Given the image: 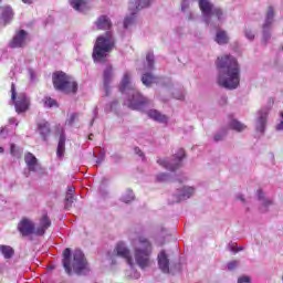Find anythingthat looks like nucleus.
Listing matches in <instances>:
<instances>
[{
	"mask_svg": "<svg viewBox=\"0 0 283 283\" xmlns=\"http://www.w3.org/2000/svg\"><path fill=\"white\" fill-rule=\"evenodd\" d=\"M138 277H140V275L138 273L135 274V280H138Z\"/></svg>",
	"mask_w": 283,
	"mask_h": 283,
	"instance_id": "nucleus-55",
	"label": "nucleus"
},
{
	"mask_svg": "<svg viewBox=\"0 0 283 283\" xmlns=\"http://www.w3.org/2000/svg\"><path fill=\"white\" fill-rule=\"evenodd\" d=\"M258 200L260 202V210L262 213H266L269 211V207H273V200L266 198V195H264V191L262 189H259L256 191Z\"/></svg>",
	"mask_w": 283,
	"mask_h": 283,
	"instance_id": "nucleus-17",
	"label": "nucleus"
},
{
	"mask_svg": "<svg viewBox=\"0 0 283 283\" xmlns=\"http://www.w3.org/2000/svg\"><path fill=\"white\" fill-rule=\"evenodd\" d=\"M28 41V32L25 30H20L15 33L11 42L9 43L10 48H25Z\"/></svg>",
	"mask_w": 283,
	"mask_h": 283,
	"instance_id": "nucleus-15",
	"label": "nucleus"
},
{
	"mask_svg": "<svg viewBox=\"0 0 283 283\" xmlns=\"http://www.w3.org/2000/svg\"><path fill=\"white\" fill-rule=\"evenodd\" d=\"M130 78L132 77L129 73H125L119 85V92H122V94H126L127 96L126 101H124V105L128 107V109L143 112L147 107V105H151V101L143 96L136 90V87H134V84H132Z\"/></svg>",
	"mask_w": 283,
	"mask_h": 283,
	"instance_id": "nucleus-3",
	"label": "nucleus"
},
{
	"mask_svg": "<svg viewBox=\"0 0 283 283\" xmlns=\"http://www.w3.org/2000/svg\"><path fill=\"white\" fill-rule=\"evenodd\" d=\"M14 17V11H12V8L6 7L2 10V13L0 15V25L6 27L10 21H12Z\"/></svg>",
	"mask_w": 283,
	"mask_h": 283,
	"instance_id": "nucleus-22",
	"label": "nucleus"
},
{
	"mask_svg": "<svg viewBox=\"0 0 283 283\" xmlns=\"http://www.w3.org/2000/svg\"><path fill=\"white\" fill-rule=\"evenodd\" d=\"M193 7V0H182L181 1V12H187L189 10H192Z\"/></svg>",
	"mask_w": 283,
	"mask_h": 283,
	"instance_id": "nucleus-36",
	"label": "nucleus"
},
{
	"mask_svg": "<svg viewBox=\"0 0 283 283\" xmlns=\"http://www.w3.org/2000/svg\"><path fill=\"white\" fill-rule=\"evenodd\" d=\"M17 122V119H14V118H10L9 119V123L12 125L13 123H15Z\"/></svg>",
	"mask_w": 283,
	"mask_h": 283,
	"instance_id": "nucleus-53",
	"label": "nucleus"
},
{
	"mask_svg": "<svg viewBox=\"0 0 283 283\" xmlns=\"http://www.w3.org/2000/svg\"><path fill=\"white\" fill-rule=\"evenodd\" d=\"M243 34H244L245 39H248V41H255L258 31L255 30V28H253L251 25H245L243 29Z\"/></svg>",
	"mask_w": 283,
	"mask_h": 283,
	"instance_id": "nucleus-28",
	"label": "nucleus"
},
{
	"mask_svg": "<svg viewBox=\"0 0 283 283\" xmlns=\"http://www.w3.org/2000/svg\"><path fill=\"white\" fill-rule=\"evenodd\" d=\"M132 250L127 247V243L120 241L116 244L114 253L115 255L111 256L112 263L114 264V258H124L129 266L137 264L139 269H148L151 266V253H154V243L149 241L147 237L137 235L136 238L130 239Z\"/></svg>",
	"mask_w": 283,
	"mask_h": 283,
	"instance_id": "nucleus-1",
	"label": "nucleus"
},
{
	"mask_svg": "<svg viewBox=\"0 0 283 283\" xmlns=\"http://www.w3.org/2000/svg\"><path fill=\"white\" fill-rule=\"evenodd\" d=\"M201 14L205 18V22L209 25L213 19H217L219 23L224 20V12L220 8H214L210 0H198Z\"/></svg>",
	"mask_w": 283,
	"mask_h": 283,
	"instance_id": "nucleus-7",
	"label": "nucleus"
},
{
	"mask_svg": "<svg viewBox=\"0 0 283 283\" xmlns=\"http://www.w3.org/2000/svg\"><path fill=\"white\" fill-rule=\"evenodd\" d=\"M154 63H155L154 53L148 52L146 55V65H145L146 72H151V70H154Z\"/></svg>",
	"mask_w": 283,
	"mask_h": 283,
	"instance_id": "nucleus-32",
	"label": "nucleus"
},
{
	"mask_svg": "<svg viewBox=\"0 0 283 283\" xmlns=\"http://www.w3.org/2000/svg\"><path fill=\"white\" fill-rule=\"evenodd\" d=\"M112 78H114V67L107 65L104 70V88L106 92H109V83H112Z\"/></svg>",
	"mask_w": 283,
	"mask_h": 283,
	"instance_id": "nucleus-24",
	"label": "nucleus"
},
{
	"mask_svg": "<svg viewBox=\"0 0 283 283\" xmlns=\"http://www.w3.org/2000/svg\"><path fill=\"white\" fill-rule=\"evenodd\" d=\"M235 199L242 202L243 205H247V199L244 198V195L239 193L235 196Z\"/></svg>",
	"mask_w": 283,
	"mask_h": 283,
	"instance_id": "nucleus-48",
	"label": "nucleus"
},
{
	"mask_svg": "<svg viewBox=\"0 0 283 283\" xmlns=\"http://www.w3.org/2000/svg\"><path fill=\"white\" fill-rule=\"evenodd\" d=\"M44 105H45V107H56L57 106L56 102L52 97H46L44 99Z\"/></svg>",
	"mask_w": 283,
	"mask_h": 283,
	"instance_id": "nucleus-40",
	"label": "nucleus"
},
{
	"mask_svg": "<svg viewBox=\"0 0 283 283\" xmlns=\"http://www.w3.org/2000/svg\"><path fill=\"white\" fill-rule=\"evenodd\" d=\"M95 114H96V108H95Z\"/></svg>",
	"mask_w": 283,
	"mask_h": 283,
	"instance_id": "nucleus-62",
	"label": "nucleus"
},
{
	"mask_svg": "<svg viewBox=\"0 0 283 283\" xmlns=\"http://www.w3.org/2000/svg\"><path fill=\"white\" fill-rule=\"evenodd\" d=\"M38 129L42 138H48V136H50V123L41 120L40 123H38Z\"/></svg>",
	"mask_w": 283,
	"mask_h": 283,
	"instance_id": "nucleus-27",
	"label": "nucleus"
},
{
	"mask_svg": "<svg viewBox=\"0 0 283 283\" xmlns=\"http://www.w3.org/2000/svg\"><path fill=\"white\" fill-rule=\"evenodd\" d=\"M196 193V188L191 186H184L181 189L177 190L176 196L177 200L176 202H182V200H189L191 196Z\"/></svg>",
	"mask_w": 283,
	"mask_h": 283,
	"instance_id": "nucleus-16",
	"label": "nucleus"
},
{
	"mask_svg": "<svg viewBox=\"0 0 283 283\" xmlns=\"http://www.w3.org/2000/svg\"><path fill=\"white\" fill-rule=\"evenodd\" d=\"M142 83L143 85H146V87H149L154 85V83H158V77L151 73H144L142 76Z\"/></svg>",
	"mask_w": 283,
	"mask_h": 283,
	"instance_id": "nucleus-26",
	"label": "nucleus"
},
{
	"mask_svg": "<svg viewBox=\"0 0 283 283\" xmlns=\"http://www.w3.org/2000/svg\"><path fill=\"white\" fill-rule=\"evenodd\" d=\"M146 115L151 120H155V123H160V124L169 123V117H167V115L160 113L158 109H148V111H146Z\"/></svg>",
	"mask_w": 283,
	"mask_h": 283,
	"instance_id": "nucleus-18",
	"label": "nucleus"
},
{
	"mask_svg": "<svg viewBox=\"0 0 283 283\" xmlns=\"http://www.w3.org/2000/svg\"><path fill=\"white\" fill-rule=\"evenodd\" d=\"M70 3L76 12H86L92 9V4L86 0H71Z\"/></svg>",
	"mask_w": 283,
	"mask_h": 283,
	"instance_id": "nucleus-20",
	"label": "nucleus"
},
{
	"mask_svg": "<svg viewBox=\"0 0 283 283\" xmlns=\"http://www.w3.org/2000/svg\"><path fill=\"white\" fill-rule=\"evenodd\" d=\"M18 230L21 235H36L34 222L28 218L22 219L18 224Z\"/></svg>",
	"mask_w": 283,
	"mask_h": 283,
	"instance_id": "nucleus-14",
	"label": "nucleus"
},
{
	"mask_svg": "<svg viewBox=\"0 0 283 283\" xmlns=\"http://www.w3.org/2000/svg\"><path fill=\"white\" fill-rule=\"evenodd\" d=\"M24 3H28V4H30V3H32V1L33 0H22Z\"/></svg>",
	"mask_w": 283,
	"mask_h": 283,
	"instance_id": "nucleus-54",
	"label": "nucleus"
},
{
	"mask_svg": "<svg viewBox=\"0 0 283 283\" xmlns=\"http://www.w3.org/2000/svg\"><path fill=\"white\" fill-rule=\"evenodd\" d=\"M274 103L275 101L273 98H270V107H263L258 112L255 130L260 134H264V132L266 130V124L269 123V113L271 112V107H273Z\"/></svg>",
	"mask_w": 283,
	"mask_h": 283,
	"instance_id": "nucleus-11",
	"label": "nucleus"
},
{
	"mask_svg": "<svg viewBox=\"0 0 283 283\" xmlns=\"http://www.w3.org/2000/svg\"><path fill=\"white\" fill-rule=\"evenodd\" d=\"M175 98H177V101H185V94L184 93L175 94Z\"/></svg>",
	"mask_w": 283,
	"mask_h": 283,
	"instance_id": "nucleus-51",
	"label": "nucleus"
},
{
	"mask_svg": "<svg viewBox=\"0 0 283 283\" xmlns=\"http://www.w3.org/2000/svg\"><path fill=\"white\" fill-rule=\"evenodd\" d=\"M136 200V195L132 189H127L120 197V201L125 202V205H129V202H134Z\"/></svg>",
	"mask_w": 283,
	"mask_h": 283,
	"instance_id": "nucleus-29",
	"label": "nucleus"
},
{
	"mask_svg": "<svg viewBox=\"0 0 283 283\" xmlns=\"http://www.w3.org/2000/svg\"><path fill=\"white\" fill-rule=\"evenodd\" d=\"M4 149L3 147H0V154H3Z\"/></svg>",
	"mask_w": 283,
	"mask_h": 283,
	"instance_id": "nucleus-56",
	"label": "nucleus"
},
{
	"mask_svg": "<svg viewBox=\"0 0 283 283\" xmlns=\"http://www.w3.org/2000/svg\"><path fill=\"white\" fill-rule=\"evenodd\" d=\"M78 118V114L73 113L70 115V118L67 119V125H74V120H76Z\"/></svg>",
	"mask_w": 283,
	"mask_h": 283,
	"instance_id": "nucleus-41",
	"label": "nucleus"
},
{
	"mask_svg": "<svg viewBox=\"0 0 283 283\" xmlns=\"http://www.w3.org/2000/svg\"><path fill=\"white\" fill-rule=\"evenodd\" d=\"M186 21H196L198 19V14L193 9L184 12Z\"/></svg>",
	"mask_w": 283,
	"mask_h": 283,
	"instance_id": "nucleus-35",
	"label": "nucleus"
},
{
	"mask_svg": "<svg viewBox=\"0 0 283 283\" xmlns=\"http://www.w3.org/2000/svg\"><path fill=\"white\" fill-rule=\"evenodd\" d=\"M24 163L29 171H32L33 174H40V176H43V174H45L43 166H41L39 159L32 153H27L24 155Z\"/></svg>",
	"mask_w": 283,
	"mask_h": 283,
	"instance_id": "nucleus-12",
	"label": "nucleus"
},
{
	"mask_svg": "<svg viewBox=\"0 0 283 283\" xmlns=\"http://www.w3.org/2000/svg\"><path fill=\"white\" fill-rule=\"evenodd\" d=\"M62 255V264L65 273L72 275L74 272L76 275H83L84 271L87 269V260H85L83 251L75 250L72 254V249L66 248Z\"/></svg>",
	"mask_w": 283,
	"mask_h": 283,
	"instance_id": "nucleus-4",
	"label": "nucleus"
},
{
	"mask_svg": "<svg viewBox=\"0 0 283 283\" xmlns=\"http://www.w3.org/2000/svg\"><path fill=\"white\" fill-rule=\"evenodd\" d=\"M158 268L161 270V273H169V255L165 250H161L158 255Z\"/></svg>",
	"mask_w": 283,
	"mask_h": 283,
	"instance_id": "nucleus-19",
	"label": "nucleus"
},
{
	"mask_svg": "<svg viewBox=\"0 0 283 283\" xmlns=\"http://www.w3.org/2000/svg\"><path fill=\"white\" fill-rule=\"evenodd\" d=\"M0 252L2 253L4 260H10L14 255V249L10 245H0Z\"/></svg>",
	"mask_w": 283,
	"mask_h": 283,
	"instance_id": "nucleus-30",
	"label": "nucleus"
},
{
	"mask_svg": "<svg viewBox=\"0 0 283 283\" xmlns=\"http://www.w3.org/2000/svg\"><path fill=\"white\" fill-rule=\"evenodd\" d=\"M238 261H232L230 263H228V271H233L235 269H238Z\"/></svg>",
	"mask_w": 283,
	"mask_h": 283,
	"instance_id": "nucleus-45",
	"label": "nucleus"
},
{
	"mask_svg": "<svg viewBox=\"0 0 283 283\" xmlns=\"http://www.w3.org/2000/svg\"><path fill=\"white\" fill-rule=\"evenodd\" d=\"M51 226L52 221H50L48 214H44L40 220V226L35 229V235H45V231H48Z\"/></svg>",
	"mask_w": 283,
	"mask_h": 283,
	"instance_id": "nucleus-21",
	"label": "nucleus"
},
{
	"mask_svg": "<svg viewBox=\"0 0 283 283\" xmlns=\"http://www.w3.org/2000/svg\"><path fill=\"white\" fill-rule=\"evenodd\" d=\"M274 17H275V10H273V7H269L265 15V21L262 25L261 43H263V45H266L269 41H271V30L273 28Z\"/></svg>",
	"mask_w": 283,
	"mask_h": 283,
	"instance_id": "nucleus-10",
	"label": "nucleus"
},
{
	"mask_svg": "<svg viewBox=\"0 0 283 283\" xmlns=\"http://www.w3.org/2000/svg\"><path fill=\"white\" fill-rule=\"evenodd\" d=\"M10 154L13 158H21V148L17 147V145H10Z\"/></svg>",
	"mask_w": 283,
	"mask_h": 283,
	"instance_id": "nucleus-37",
	"label": "nucleus"
},
{
	"mask_svg": "<svg viewBox=\"0 0 283 283\" xmlns=\"http://www.w3.org/2000/svg\"><path fill=\"white\" fill-rule=\"evenodd\" d=\"M75 191H76V189L71 186L67 188L66 196H74Z\"/></svg>",
	"mask_w": 283,
	"mask_h": 283,
	"instance_id": "nucleus-50",
	"label": "nucleus"
},
{
	"mask_svg": "<svg viewBox=\"0 0 283 283\" xmlns=\"http://www.w3.org/2000/svg\"><path fill=\"white\" fill-rule=\"evenodd\" d=\"M223 139H224V133H217V134L213 136L214 143H220V140H223Z\"/></svg>",
	"mask_w": 283,
	"mask_h": 283,
	"instance_id": "nucleus-42",
	"label": "nucleus"
},
{
	"mask_svg": "<svg viewBox=\"0 0 283 283\" xmlns=\"http://www.w3.org/2000/svg\"><path fill=\"white\" fill-rule=\"evenodd\" d=\"M217 84L224 90L240 87V64L232 55H223L217 60Z\"/></svg>",
	"mask_w": 283,
	"mask_h": 283,
	"instance_id": "nucleus-2",
	"label": "nucleus"
},
{
	"mask_svg": "<svg viewBox=\"0 0 283 283\" xmlns=\"http://www.w3.org/2000/svg\"><path fill=\"white\" fill-rule=\"evenodd\" d=\"M156 0H129L128 2V12H132L133 14H138L140 10H147L154 3Z\"/></svg>",
	"mask_w": 283,
	"mask_h": 283,
	"instance_id": "nucleus-13",
	"label": "nucleus"
},
{
	"mask_svg": "<svg viewBox=\"0 0 283 283\" xmlns=\"http://www.w3.org/2000/svg\"><path fill=\"white\" fill-rule=\"evenodd\" d=\"M1 134H3V128H1V130H0V135H1Z\"/></svg>",
	"mask_w": 283,
	"mask_h": 283,
	"instance_id": "nucleus-58",
	"label": "nucleus"
},
{
	"mask_svg": "<svg viewBox=\"0 0 283 283\" xmlns=\"http://www.w3.org/2000/svg\"><path fill=\"white\" fill-rule=\"evenodd\" d=\"M28 72L30 75V81H32V82L36 81V74L34 73V70L29 69Z\"/></svg>",
	"mask_w": 283,
	"mask_h": 283,
	"instance_id": "nucleus-46",
	"label": "nucleus"
},
{
	"mask_svg": "<svg viewBox=\"0 0 283 283\" xmlns=\"http://www.w3.org/2000/svg\"><path fill=\"white\" fill-rule=\"evenodd\" d=\"M116 45V39L114 38V33L112 31H107L105 34L99 35L96 39L94 49H93V59L95 63H105L107 61V56H109V52L114 50Z\"/></svg>",
	"mask_w": 283,
	"mask_h": 283,
	"instance_id": "nucleus-5",
	"label": "nucleus"
},
{
	"mask_svg": "<svg viewBox=\"0 0 283 283\" xmlns=\"http://www.w3.org/2000/svg\"><path fill=\"white\" fill-rule=\"evenodd\" d=\"M239 251H242V248H240Z\"/></svg>",
	"mask_w": 283,
	"mask_h": 283,
	"instance_id": "nucleus-61",
	"label": "nucleus"
},
{
	"mask_svg": "<svg viewBox=\"0 0 283 283\" xmlns=\"http://www.w3.org/2000/svg\"><path fill=\"white\" fill-rule=\"evenodd\" d=\"M11 101H13L17 114H25L30 109V97L25 93H20L17 96L14 83L11 84Z\"/></svg>",
	"mask_w": 283,
	"mask_h": 283,
	"instance_id": "nucleus-8",
	"label": "nucleus"
},
{
	"mask_svg": "<svg viewBox=\"0 0 283 283\" xmlns=\"http://www.w3.org/2000/svg\"><path fill=\"white\" fill-rule=\"evenodd\" d=\"M229 127H231L234 132H244L247 129V125L242 124V122L238 119L230 120Z\"/></svg>",
	"mask_w": 283,
	"mask_h": 283,
	"instance_id": "nucleus-31",
	"label": "nucleus"
},
{
	"mask_svg": "<svg viewBox=\"0 0 283 283\" xmlns=\"http://www.w3.org/2000/svg\"><path fill=\"white\" fill-rule=\"evenodd\" d=\"M117 105H118V102L111 103V112H113V109H116Z\"/></svg>",
	"mask_w": 283,
	"mask_h": 283,
	"instance_id": "nucleus-52",
	"label": "nucleus"
},
{
	"mask_svg": "<svg viewBox=\"0 0 283 283\" xmlns=\"http://www.w3.org/2000/svg\"><path fill=\"white\" fill-rule=\"evenodd\" d=\"M97 30H112V20L107 15H101L95 21Z\"/></svg>",
	"mask_w": 283,
	"mask_h": 283,
	"instance_id": "nucleus-23",
	"label": "nucleus"
},
{
	"mask_svg": "<svg viewBox=\"0 0 283 283\" xmlns=\"http://www.w3.org/2000/svg\"><path fill=\"white\" fill-rule=\"evenodd\" d=\"M185 158V149L180 148L172 157L171 160L167 158H160L157 160L158 165L160 167H164V169H168V171H176L182 163Z\"/></svg>",
	"mask_w": 283,
	"mask_h": 283,
	"instance_id": "nucleus-9",
	"label": "nucleus"
},
{
	"mask_svg": "<svg viewBox=\"0 0 283 283\" xmlns=\"http://www.w3.org/2000/svg\"><path fill=\"white\" fill-rule=\"evenodd\" d=\"M74 196H65L64 207L65 209H72V205H74Z\"/></svg>",
	"mask_w": 283,
	"mask_h": 283,
	"instance_id": "nucleus-39",
	"label": "nucleus"
},
{
	"mask_svg": "<svg viewBox=\"0 0 283 283\" xmlns=\"http://www.w3.org/2000/svg\"><path fill=\"white\" fill-rule=\"evenodd\" d=\"M65 153V135H61L60 136V140H59V144H57V156L59 158H62L63 154Z\"/></svg>",
	"mask_w": 283,
	"mask_h": 283,
	"instance_id": "nucleus-33",
	"label": "nucleus"
},
{
	"mask_svg": "<svg viewBox=\"0 0 283 283\" xmlns=\"http://www.w3.org/2000/svg\"><path fill=\"white\" fill-rule=\"evenodd\" d=\"M136 14L138 13H133L132 11H129V15H127L124 19V28L127 29L130 25H134L135 21H136Z\"/></svg>",
	"mask_w": 283,
	"mask_h": 283,
	"instance_id": "nucleus-34",
	"label": "nucleus"
},
{
	"mask_svg": "<svg viewBox=\"0 0 283 283\" xmlns=\"http://www.w3.org/2000/svg\"><path fill=\"white\" fill-rule=\"evenodd\" d=\"M105 160V154H102L95 161V166L98 167V165L103 164Z\"/></svg>",
	"mask_w": 283,
	"mask_h": 283,
	"instance_id": "nucleus-47",
	"label": "nucleus"
},
{
	"mask_svg": "<svg viewBox=\"0 0 283 283\" xmlns=\"http://www.w3.org/2000/svg\"><path fill=\"white\" fill-rule=\"evenodd\" d=\"M238 283H251V276H247V275L240 276L238 279Z\"/></svg>",
	"mask_w": 283,
	"mask_h": 283,
	"instance_id": "nucleus-43",
	"label": "nucleus"
},
{
	"mask_svg": "<svg viewBox=\"0 0 283 283\" xmlns=\"http://www.w3.org/2000/svg\"><path fill=\"white\" fill-rule=\"evenodd\" d=\"M134 151L137 156H139L140 158H144L145 154H143V150H140V148L135 147Z\"/></svg>",
	"mask_w": 283,
	"mask_h": 283,
	"instance_id": "nucleus-49",
	"label": "nucleus"
},
{
	"mask_svg": "<svg viewBox=\"0 0 283 283\" xmlns=\"http://www.w3.org/2000/svg\"><path fill=\"white\" fill-rule=\"evenodd\" d=\"M214 25H220V23H216Z\"/></svg>",
	"mask_w": 283,
	"mask_h": 283,
	"instance_id": "nucleus-60",
	"label": "nucleus"
},
{
	"mask_svg": "<svg viewBox=\"0 0 283 283\" xmlns=\"http://www.w3.org/2000/svg\"><path fill=\"white\" fill-rule=\"evenodd\" d=\"M88 139H90V140H92V135H91V136H88Z\"/></svg>",
	"mask_w": 283,
	"mask_h": 283,
	"instance_id": "nucleus-59",
	"label": "nucleus"
},
{
	"mask_svg": "<svg viewBox=\"0 0 283 283\" xmlns=\"http://www.w3.org/2000/svg\"><path fill=\"white\" fill-rule=\"evenodd\" d=\"M156 180L158 182H169V180H170L169 174H167V172L158 174L156 176Z\"/></svg>",
	"mask_w": 283,
	"mask_h": 283,
	"instance_id": "nucleus-38",
	"label": "nucleus"
},
{
	"mask_svg": "<svg viewBox=\"0 0 283 283\" xmlns=\"http://www.w3.org/2000/svg\"><path fill=\"white\" fill-rule=\"evenodd\" d=\"M218 45H227L230 41L229 33L224 30H218L214 38Z\"/></svg>",
	"mask_w": 283,
	"mask_h": 283,
	"instance_id": "nucleus-25",
	"label": "nucleus"
},
{
	"mask_svg": "<svg viewBox=\"0 0 283 283\" xmlns=\"http://www.w3.org/2000/svg\"><path fill=\"white\" fill-rule=\"evenodd\" d=\"M52 78L53 85L59 92H63V94H76L78 92V84L63 71L55 72Z\"/></svg>",
	"mask_w": 283,
	"mask_h": 283,
	"instance_id": "nucleus-6",
	"label": "nucleus"
},
{
	"mask_svg": "<svg viewBox=\"0 0 283 283\" xmlns=\"http://www.w3.org/2000/svg\"><path fill=\"white\" fill-rule=\"evenodd\" d=\"M186 179H187V178L184 177L182 179H179V182H182V180H186Z\"/></svg>",
	"mask_w": 283,
	"mask_h": 283,
	"instance_id": "nucleus-57",
	"label": "nucleus"
},
{
	"mask_svg": "<svg viewBox=\"0 0 283 283\" xmlns=\"http://www.w3.org/2000/svg\"><path fill=\"white\" fill-rule=\"evenodd\" d=\"M280 116H281V120L276 125V132H283V111L280 113Z\"/></svg>",
	"mask_w": 283,
	"mask_h": 283,
	"instance_id": "nucleus-44",
	"label": "nucleus"
}]
</instances>
